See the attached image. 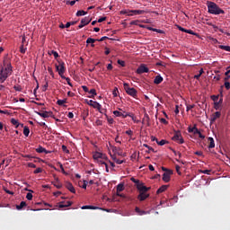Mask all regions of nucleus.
<instances>
[{
    "label": "nucleus",
    "mask_w": 230,
    "mask_h": 230,
    "mask_svg": "<svg viewBox=\"0 0 230 230\" xmlns=\"http://www.w3.org/2000/svg\"><path fill=\"white\" fill-rule=\"evenodd\" d=\"M13 73L12 61H10L8 57H5L3 61V66H0V84H4Z\"/></svg>",
    "instance_id": "obj_1"
},
{
    "label": "nucleus",
    "mask_w": 230,
    "mask_h": 230,
    "mask_svg": "<svg viewBox=\"0 0 230 230\" xmlns=\"http://www.w3.org/2000/svg\"><path fill=\"white\" fill-rule=\"evenodd\" d=\"M207 6L208 10V13H211L212 15H220L226 13V11H224L218 4H217L215 2L208 1Z\"/></svg>",
    "instance_id": "obj_2"
},
{
    "label": "nucleus",
    "mask_w": 230,
    "mask_h": 230,
    "mask_svg": "<svg viewBox=\"0 0 230 230\" xmlns=\"http://www.w3.org/2000/svg\"><path fill=\"white\" fill-rule=\"evenodd\" d=\"M120 13H122V15L132 16V15H143L144 13H148V12L145 10H125V11H121Z\"/></svg>",
    "instance_id": "obj_3"
},
{
    "label": "nucleus",
    "mask_w": 230,
    "mask_h": 230,
    "mask_svg": "<svg viewBox=\"0 0 230 230\" xmlns=\"http://www.w3.org/2000/svg\"><path fill=\"white\" fill-rule=\"evenodd\" d=\"M56 71H58L59 76L61 78H66L64 73H66V64L62 61H58V65L56 64Z\"/></svg>",
    "instance_id": "obj_4"
},
{
    "label": "nucleus",
    "mask_w": 230,
    "mask_h": 230,
    "mask_svg": "<svg viewBox=\"0 0 230 230\" xmlns=\"http://www.w3.org/2000/svg\"><path fill=\"white\" fill-rule=\"evenodd\" d=\"M123 86L127 94L132 96V98H137V90H136L135 88H130L128 83H124Z\"/></svg>",
    "instance_id": "obj_5"
},
{
    "label": "nucleus",
    "mask_w": 230,
    "mask_h": 230,
    "mask_svg": "<svg viewBox=\"0 0 230 230\" xmlns=\"http://www.w3.org/2000/svg\"><path fill=\"white\" fill-rule=\"evenodd\" d=\"M162 170L164 172L163 174V181L164 182H170V179L172 175L173 174V171L166 169V167H162Z\"/></svg>",
    "instance_id": "obj_6"
},
{
    "label": "nucleus",
    "mask_w": 230,
    "mask_h": 230,
    "mask_svg": "<svg viewBox=\"0 0 230 230\" xmlns=\"http://www.w3.org/2000/svg\"><path fill=\"white\" fill-rule=\"evenodd\" d=\"M172 140L175 141L176 143H179L180 145H182L184 143V138H182V134L181 133L180 130L174 132Z\"/></svg>",
    "instance_id": "obj_7"
},
{
    "label": "nucleus",
    "mask_w": 230,
    "mask_h": 230,
    "mask_svg": "<svg viewBox=\"0 0 230 230\" xmlns=\"http://www.w3.org/2000/svg\"><path fill=\"white\" fill-rule=\"evenodd\" d=\"M113 114H114V116H116L117 118H128V116H129L130 118H132V119H134V116H132V115H130L129 113H127V112H125V111H124V113H123V112H121V111H113Z\"/></svg>",
    "instance_id": "obj_8"
},
{
    "label": "nucleus",
    "mask_w": 230,
    "mask_h": 230,
    "mask_svg": "<svg viewBox=\"0 0 230 230\" xmlns=\"http://www.w3.org/2000/svg\"><path fill=\"white\" fill-rule=\"evenodd\" d=\"M150 69H148L147 66L145 64H142L139 66V67L137 69L136 73L137 75H143V73H148Z\"/></svg>",
    "instance_id": "obj_9"
},
{
    "label": "nucleus",
    "mask_w": 230,
    "mask_h": 230,
    "mask_svg": "<svg viewBox=\"0 0 230 230\" xmlns=\"http://www.w3.org/2000/svg\"><path fill=\"white\" fill-rule=\"evenodd\" d=\"M137 189L138 190L139 193H146L149 191L150 187L145 186V183L141 182L140 184L137 185Z\"/></svg>",
    "instance_id": "obj_10"
},
{
    "label": "nucleus",
    "mask_w": 230,
    "mask_h": 230,
    "mask_svg": "<svg viewBox=\"0 0 230 230\" xmlns=\"http://www.w3.org/2000/svg\"><path fill=\"white\" fill-rule=\"evenodd\" d=\"M86 103L87 105H90V107H93V109H98V111L102 109V104L99 103L98 102H94L93 100H90V101L86 100Z\"/></svg>",
    "instance_id": "obj_11"
},
{
    "label": "nucleus",
    "mask_w": 230,
    "mask_h": 230,
    "mask_svg": "<svg viewBox=\"0 0 230 230\" xmlns=\"http://www.w3.org/2000/svg\"><path fill=\"white\" fill-rule=\"evenodd\" d=\"M66 190L70 191L71 193H76V190H75V187L73 186V183L66 181L65 184Z\"/></svg>",
    "instance_id": "obj_12"
},
{
    "label": "nucleus",
    "mask_w": 230,
    "mask_h": 230,
    "mask_svg": "<svg viewBox=\"0 0 230 230\" xmlns=\"http://www.w3.org/2000/svg\"><path fill=\"white\" fill-rule=\"evenodd\" d=\"M150 197V194H147L146 192H139V195L137 196L138 200L143 202V200H146Z\"/></svg>",
    "instance_id": "obj_13"
},
{
    "label": "nucleus",
    "mask_w": 230,
    "mask_h": 230,
    "mask_svg": "<svg viewBox=\"0 0 230 230\" xmlns=\"http://www.w3.org/2000/svg\"><path fill=\"white\" fill-rule=\"evenodd\" d=\"M220 116H222V113L220 111H216L210 119V123H215Z\"/></svg>",
    "instance_id": "obj_14"
},
{
    "label": "nucleus",
    "mask_w": 230,
    "mask_h": 230,
    "mask_svg": "<svg viewBox=\"0 0 230 230\" xmlns=\"http://www.w3.org/2000/svg\"><path fill=\"white\" fill-rule=\"evenodd\" d=\"M36 152L38 154H51V151L46 150L42 146H39L38 148H36Z\"/></svg>",
    "instance_id": "obj_15"
},
{
    "label": "nucleus",
    "mask_w": 230,
    "mask_h": 230,
    "mask_svg": "<svg viewBox=\"0 0 230 230\" xmlns=\"http://www.w3.org/2000/svg\"><path fill=\"white\" fill-rule=\"evenodd\" d=\"M73 202L71 201H61L58 204V208H69V206H72Z\"/></svg>",
    "instance_id": "obj_16"
},
{
    "label": "nucleus",
    "mask_w": 230,
    "mask_h": 230,
    "mask_svg": "<svg viewBox=\"0 0 230 230\" xmlns=\"http://www.w3.org/2000/svg\"><path fill=\"white\" fill-rule=\"evenodd\" d=\"M38 116H40L41 118H49L52 114L51 111H42V112H37Z\"/></svg>",
    "instance_id": "obj_17"
},
{
    "label": "nucleus",
    "mask_w": 230,
    "mask_h": 230,
    "mask_svg": "<svg viewBox=\"0 0 230 230\" xmlns=\"http://www.w3.org/2000/svg\"><path fill=\"white\" fill-rule=\"evenodd\" d=\"M11 123L12 125H15L16 128H19V127H24V124H21L19 123V120L15 119H11Z\"/></svg>",
    "instance_id": "obj_18"
},
{
    "label": "nucleus",
    "mask_w": 230,
    "mask_h": 230,
    "mask_svg": "<svg viewBox=\"0 0 230 230\" xmlns=\"http://www.w3.org/2000/svg\"><path fill=\"white\" fill-rule=\"evenodd\" d=\"M93 157L94 161H99L100 159L103 158V154L96 152L95 154H93Z\"/></svg>",
    "instance_id": "obj_19"
},
{
    "label": "nucleus",
    "mask_w": 230,
    "mask_h": 230,
    "mask_svg": "<svg viewBox=\"0 0 230 230\" xmlns=\"http://www.w3.org/2000/svg\"><path fill=\"white\" fill-rule=\"evenodd\" d=\"M135 211H136V213H137V215H139L140 217H143V215H148V212H146V211H145V210L139 209L138 207H136Z\"/></svg>",
    "instance_id": "obj_20"
},
{
    "label": "nucleus",
    "mask_w": 230,
    "mask_h": 230,
    "mask_svg": "<svg viewBox=\"0 0 230 230\" xmlns=\"http://www.w3.org/2000/svg\"><path fill=\"white\" fill-rule=\"evenodd\" d=\"M81 208L82 209H103L102 208L95 207V206H91V205L83 206Z\"/></svg>",
    "instance_id": "obj_21"
},
{
    "label": "nucleus",
    "mask_w": 230,
    "mask_h": 230,
    "mask_svg": "<svg viewBox=\"0 0 230 230\" xmlns=\"http://www.w3.org/2000/svg\"><path fill=\"white\" fill-rule=\"evenodd\" d=\"M168 190V185H162L156 191L157 195L159 193H164V191H166Z\"/></svg>",
    "instance_id": "obj_22"
},
{
    "label": "nucleus",
    "mask_w": 230,
    "mask_h": 230,
    "mask_svg": "<svg viewBox=\"0 0 230 230\" xmlns=\"http://www.w3.org/2000/svg\"><path fill=\"white\" fill-rule=\"evenodd\" d=\"M162 82H163V76L156 75L155 77L154 84H155L156 85H159V84H162Z\"/></svg>",
    "instance_id": "obj_23"
},
{
    "label": "nucleus",
    "mask_w": 230,
    "mask_h": 230,
    "mask_svg": "<svg viewBox=\"0 0 230 230\" xmlns=\"http://www.w3.org/2000/svg\"><path fill=\"white\" fill-rule=\"evenodd\" d=\"M92 19L89 17H84L81 20V24H84V26H87L89 22H91Z\"/></svg>",
    "instance_id": "obj_24"
},
{
    "label": "nucleus",
    "mask_w": 230,
    "mask_h": 230,
    "mask_svg": "<svg viewBox=\"0 0 230 230\" xmlns=\"http://www.w3.org/2000/svg\"><path fill=\"white\" fill-rule=\"evenodd\" d=\"M55 177V182H52V184L58 189L60 190V188H62V184L58 183V177L54 176Z\"/></svg>",
    "instance_id": "obj_25"
},
{
    "label": "nucleus",
    "mask_w": 230,
    "mask_h": 230,
    "mask_svg": "<svg viewBox=\"0 0 230 230\" xmlns=\"http://www.w3.org/2000/svg\"><path fill=\"white\" fill-rule=\"evenodd\" d=\"M48 87H49V81L48 79H45V84L42 86L43 93H46L48 91Z\"/></svg>",
    "instance_id": "obj_26"
},
{
    "label": "nucleus",
    "mask_w": 230,
    "mask_h": 230,
    "mask_svg": "<svg viewBox=\"0 0 230 230\" xmlns=\"http://www.w3.org/2000/svg\"><path fill=\"white\" fill-rule=\"evenodd\" d=\"M26 201H22L20 205H16V209H18V211H21V209H22V208H26Z\"/></svg>",
    "instance_id": "obj_27"
},
{
    "label": "nucleus",
    "mask_w": 230,
    "mask_h": 230,
    "mask_svg": "<svg viewBox=\"0 0 230 230\" xmlns=\"http://www.w3.org/2000/svg\"><path fill=\"white\" fill-rule=\"evenodd\" d=\"M123 190H125V184L119 183L117 186V193H121V191H123Z\"/></svg>",
    "instance_id": "obj_28"
},
{
    "label": "nucleus",
    "mask_w": 230,
    "mask_h": 230,
    "mask_svg": "<svg viewBox=\"0 0 230 230\" xmlns=\"http://www.w3.org/2000/svg\"><path fill=\"white\" fill-rule=\"evenodd\" d=\"M96 40H94V39H93V38H88V39L86 40V44H92V45H91L92 48H94V43H95Z\"/></svg>",
    "instance_id": "obj_29"
},
{
    "label": "nucleus",
    "mask_w": 230,
    "mask_h": 230,
    "mask_svg": "<svg viewBox=\"0 0 230 230\" xmlns=\"http://www.w3.org/2000/svg\"><path fill=\"white\" fill-rule=\"evenodd\" d=\"M208 141H209L208 148H215V139H213V137H209Z\"/></svg>",
    "instance_id": "obj_30"
},
{
    "label": "nucleus",
    "mask_w": 230,
    "mask_h": 230,
    "mask_svg": "<svg viewBox=\"0 0 230 230\" xmlns=\"http://www.w3.org/2000/svg\"><path fill=\"white\" fill-rule=\"evenodd\" d=\"M23 135L25 137H28V136H30V128H28V126H25L23 128Z\"/></svg>",
    "instance_id": "obj_31"
},
{
    "label": "nucleus",
    "mask_w": 230,
    "mask_h": 230,
    "mask_svg": "<svg viewBox=\"0 0 230 230\" xmlns=\"http://www.w3.org/2000/svg\"><path fill=\"white\" fill-rule=\"evenodd\" d=\"M88 93H89V94H92L89 96V98H94V96H96V94H97L96 89H94V88L91 89Z\"/></svg>",
    "instance_id": "obj_32"
},
{
    "label": "nucleus",
    "mask_w": 230,
    "mask_h": 230,
    "mask_svg": "<svg viewBox=\"0 0 230 230\" xmlns=\"http://www.w3.org/2000/svg\"><path fill=\"white\" fill-rule=\"evenodd\" d=\"M82 15H87V12H85L84 10L77 11L76 16L77 17H82Z\"/></svg>",
    "instance_id": "obj_33"
},
{
    "label": "nucleus",
    "mask_w": 230,
    "mask_h": 230,
    "mask_svg": "<svg viewBox=\"0 0 230 230\" xmlns=\"http://www.w3.org/2000/svg\"><path fill=\"white\" fill-rule=\"evenodd\" d=\"M156 143L159 145V146H164V145L168 144V141L162 139L161 141L156 140Z\"/></svg>",
    "instance_id": "obj_34"
},
{
    "label": "nucleus",
    "mask_w": 230,
    "mask_h": 230,
    "mask_svg": "<svg viewBox=\"0 0 230 230\" xmlns=\"http://www.w3.org/2000/svg\"><path fill=\"white\" fill-rule=\"evenodd\" d=\"M219 49H224V51H229L230 52V46L220 45Z\"/></svg>",
    "instance_id": "obj_35"
},
{
    "label": "nucleus",
    "mask_w": 230,
    "mask_h": 230,
    "mask_svg": "<svg viewBox=\"0 0 230 230\" xmlns=\"http://www.w3.org/2000/svg\"><path fill=\"white\" fill-rule=\"evenodd\" d=\"M195 130H199V128H197V126H194L193 128H191V127H189L188 128V132H190V133H193V134H195Z\"/></svg>",
    "instance_id": "obj_36"
},
{
    "label": "nucleus",
    "mask_w": 230,
    "mask_h": 230,
    "mask_svg": "<svg viewBox=\"0 0 230 230\" xmlns=\"http://www.w3.org/2000/svg\"><path fill=\"white\" fill-rule=\"evenodd\" d=\"M195 134H198V136H199V137H200V139H204V137H206L204 135H202V133L199 129H195Z\"/></svg>",
    "instance_id": "obj_37"
},
{
    "label": "nucleus",
    "mask_w": 230,
    "mask_h": 230,
    "mask_svg": "<svg viewBox=\"0 0 230 230\" xmlns=\"http://www.w3.org/2000/svg\"><path fill=\"white\" fill-rule=\"evenodd\" d=\"M113 161H115L117 164H123V163H125V160H119L116 157H113Z\"/></svg>",
    "instance_id": "obj_38"
},
{
    "label": "nucleus",
    "mask_w": 230,
    "mask_h": 230,
    "mask_svg": "<svg viewBox=\"0 0 230 230\" xmlns=\"http://www.w3.org/2000/svg\"><path fill=\"white\" fill-rule=\"evenodd\" d=\"M106 118H107V121L110 125L114 124V119H112V117L106 116Z\"/></svg>",
    "instance_id": "obj_39"
},
{
    "label": "nucleus",
    "mask_w": 230,
    "mask_h": 230,
    "mask_svg": "<svg viewBox=\"0 0 230 230\" xmlns=\"http://www.w3.org/2000/svg\"><path fill=\"white\" fill-rule=\"evenodd\" d=\"M20 52L22 53V55H24V53H26V48H24V44L21 45Z\"/></svg>",
    "instance_id": "obj_40"
},
{
    "label": "nucleus",
    "mask_w": 230,
    "mask_h": 230,
    "mask_svg": "<svg viewBox=\"0 0 230 230\" xmlns=\"http://www.w3.org/2000/svg\"><path fill=\"white\" fill-rule=\"evenodd\" d=\"M48 72L52 76V78H55V74L53 73V69L51 67H48Z\"/></svg>",
    "instance_id": "obj_41"
},
{
    "label": "nucleus",
    "mask_w": 230,
    "mask_h": 230,
    "mask_svg": "<svg viewBox=\"0 0 230 230\" xmlns=\"http://www.w3.org/2000/svg\"><path fill=\"white\" fill-rule=\"evenodd\" d=\"M118 93L119 92L118 91V88L115 87L114 90L112 91V95L114 96V98L118 97Z\"/></svg>",
    "instance_id": "obj_42"
},
{
    "label": "nucleus",
    "mask_w": 230,
    "mask_h": 230,
    "mask_svg": "<svg viewBox=\"0 0 230 230\" xmlns=\"http://www.w3.org/2000/svg\"><path fill=\"white\" fill-rule=\"evenodd\" d=\"M27 200H31L33 199V194L31 192H28L26 195Z\"/></svg>",
    "instance_id": "obj_43"
},
{
    "label": "nucleus",
    "mask_w": 230,
    "mask_h": 230,
    "mask_svg": "<svg viewBox=\"0 0 230 230\" xmlns=\"http://www.w3.org/2000/svg\"><path fill=\"white\" fill-rule=\"evenodd\" d=\"M199 173H205L206 175H209V173H211V171H209V170H199Z\"/></svg>",
    "instance_id": "obj_44"
},
{
    "label": "nucleus",
    "mask_w": 230,
    "mask_h": 230,
    "mask_svg": "<svg viewBox=\"0 0 230 230\" xmlns=\"http://www.w3.org/2000/svg\"><path fill=\"white\" fill-rule=\"evenodd\" d=\"M58 164L62 173H64L65 175H67V172H66V170H64V165H62V164L60 163H58Z\"/></svg>",
    "instance_id": "obj_45"
},
{
    "label": "nucleus",
    "mask_w": 230,
    "mask_h": 230,
    "mask_svg": "<svg viewBox=\"0 0 230 230\" xmlns=\"http://www.w3.org/2000/svg\"><path fill=\"white\" fill-rule=\"evenodd\" d=\"M218 98H220V95H212L211 100L213 102H218Z\"/></svg>",
    "instance_id": "obj_46"
},
{
    "label": "nucleus",
    "mask_w": 230,
    "mask_h": 230,
    "mask_svg": "<svg viewBox=\"0 0 230 230\" xmlns=\"http://www.w3.org/2000/svg\"><path fill=\"white\" fill-rule=\"evenodd\" d=\"M143 146H145V148H148L150 152H155L154 148L148 146L147 144H144Z\"/></svg>",
    "instance_id": "obj_47"
},
{
    "label": "nucleus",
    "mask_w": 230,
    "mask_h": 230,
    "mask_svg": "<svg viewBox=\"0 0 230 230\" xmlns=\"http://www.w3.org/2000/svg\"><path fill=\"white\" fill-rule=\"evenodd\" d=\"M64 103H66V100H58V102H57L58 105H64Z\"/></svg>",
    "instance_id": "obj_48"
},
{
    "label": "nucleus",
    "mask_w": 230,
    "mask_h": 230,
    "mask_svg": "<svg viewBox=\"0 0 230 230\" xmlns=\"http://www.w3.org/2000/svg\"><path fill=\"white\" fill-rule=\"evenodd\" d=\"M13 89H14V91H18V92L22 91V87H21V85H14Z\"/></svg>",
    "instance_id": "obj_49"
},
{
    "label": "nucleus",
    "mask_w": 230,
    "mask_h": 230,
    "mask_svg": "<svg viewBox=\"0 0 230 230\" xmlns=\"http://www.w3.org/2000/svg\"><path fill=\"white\" fill-rule=\"evenodd\" d=\"M132 182H134L136 184V186L137 187V184H140L141 182H139V180L135 179L134 177L131 178Z\"/></svg>",
    "instance_id": "obj_50"
},
{
    "label": "nucleus",
    "mask_w": 230,
    "mask_h": 230,
    "mask_svg": "<svg viewBox=\"0 0 230 230\" xmlns=\"http://www.w3.org/2000/svg\"><path fill=\"white\" fill-rule=\"evenodd\" d=\"M62 150H63V152H65V154H69V149H67V146H62Z\"/></svg>",
    "instance_id": "obj_51"
},
{
    "label": "nucleus",
    "mask_w": 230,
    "mask_h": 230,
    "mask_svg": "<svg viewBox=\"0 0 230 230\" xmlns=\"http://www.w3.org/2000/svg\"><path fill=\"white\" fill-rule=\"evenodd\" d=\"M33 173H35V174H37V173H42V168H40V167L37 168V169L33 172Z\"/></svg>",
    "instance_id": "obj_52"
},
{
    "label": "nucleus",
    "mask_w": 230,
    "mask_h": 230,
    "mask_svg": "<svg viewBox=\"0 0 230 230\" xmlns=\"http://www.w3.org/2000/svg\"><path fill=\"white\" fill-rule=\"evenodd\" d=\"M225 75H226V78H225V80H229V78H230V70H227L226 73H225Z\"/></svg>",
    "instance_id": "obj_53"
},
{
    "label": "nucleus",
    "mask_w": 230,
    "mask_h": 230,
    "mask_svg": "<svg viewBox=\"0 0 230 230\" xmlns=\"http://www.w3.org/2000/svg\"><path fill=\"white\" fill-rule=\"evenodd\" d=\"M118 64L121 66L122 67H125V61L119 59Z\"/></svg>",
    "instance_id": "obj_54"
},
{
    "label": "nucleus",
    "mask_w": 230,
    "mask_h": 230,
    "mask_svg": "<svg viewBox=\"0 0 230 230\" xmlns=\"http://www.w3.org/2000/svg\"><path fill=\"white\" fill-rule=\"evenodd\" d=\"M63 80H66L71 87L73 86V84H71V79L69 77L63 78Z\"/></svg>",
    "instance_id": "obj_55"
},
{
    "label": "nucleus",
    "mask_w": 230,
    "mask_h": 230,
    "mask_svg": "<svg viewBox=\"0 0 230 230\" xmlns=\"http://www.w3.org/2000/svg\"><path fill=\"white\" fill-rule=\"evenodd\" d=\"M138 22H139V20H136V21H132V22H130V24H133V25H135V26H139Z\"/></svg>",
    "instance_id": "obj_56"
},
{
    "label": "nucleus",
    "mask_w": 230,
    "mask_h": 230,
    "mask_svg": "<svg viewBox=\"0 0 230 230\" xmlns=\"http://www.w3.org/2000/svg\"><path fill=\"white\" fill-rule=\"evenodd\" d=\"M97 163H98V164L104 165V166H106V164H107V163H105L104 161H102V160H97Z\"/></svg>",
    "instance_id": "obj_57"
},
{
    "label": "nucleus",
    "mask_w": 230,
    "mask_h": 230,
    "mask_svg": "<svg viewBox=\"0 0 230 230\" xmlns=\"http://www.w3.org/2000/svg\"><path fill=\"white\" fill-rule=\"evenodd\" d=\"M67 118H69L70 119H73L75 118V114H73V112H68Z\"/></svg>",
    "instance_id": "obj_58"
},
{
    "label": "nucleus",
    "mask_w": 230,
    "mask_h": 230,
    "mask_svg": "<svg viewBox=\"0 0 230 230\" xmlns=\"http://www.w3.org/2000/svg\"><path fill=\"white\" fill-rule=\"evenodd\" d=\"M225 87H226V89H227V91H229V89H230V83L229 82H225Z\"/></svg>",
    "instance_id": "obj_59"
},
{
    "label": "nucleus",
    "mask_w": 230,
    "mask_h": 230,
    "mask_svg": "<svg viewBox=\"0 0 230 230\" xmlns=\"http://www.w3.org/2000/svg\"><path fill=\"white\" fill-rule=\"evenodd\" d=\"M160 121H161V123H164V125H168V122H167L166 119H164V118H162L160 119Z\"/></svg>",
    "instance_id": "obj_60"
},
{
    "label": "nucleus",
    "mask_w": 230,
    "mask_h": 230,
    "mask_svg": "<svg viewBox=\"0 0 230 230\" xmlns=\"http://www.w3.org/2000/svg\"><path fill=\"white\" fill-rule=\"evenodd\" d=\"M28 166H29V168H37V165H35V164H33V163H29Z\"/></svg>",
    "instance_id": "obj_61"
},
{
    "label": "nucleus",
    "mask_w": 230,
    "mask_h": 230,
    "mask_svg": "<svg viewBox=\"0 0 230 230\" xmlns=\"http://www.w3.org/2000/svg\"><path fill=\"white\" fill-rule=\"evenodd\" d=\"M52 55L53 57H55L56 58H58V52L52 50Z\"/></svg>",
    "instance_id": "obj_62"
},
{
    "label": "nucleus",
    "mask_w": 230,
    "mask_h": 230,
    "mask_svg": "<svg viewBox=\"0 0 230 230\" xmlns=\"http://www.w3.org/2000/svg\"><path fill=\"white\" fill-rule=\"evenodd\" d=\"M83 91H84V93H89V88L85 85L82 86Z\"/></svg>",
    "instance_id": "obj_63"
},
{
    "label": "nucleus",
    "mask_w": 230,
    "mask_h": 230,
    "mask_svg": "<svg viewBox=\"0 0 230 230\" xmlns=\"http://www.w3.org/2000/svg\"><path fill=\"white\" fill-rule=\"evenodd\" d=\"M103 21H107V17H102L98 20V22H103Z\"/></svg>",
    "instance_id": "obj_64"
}]
</instances>
